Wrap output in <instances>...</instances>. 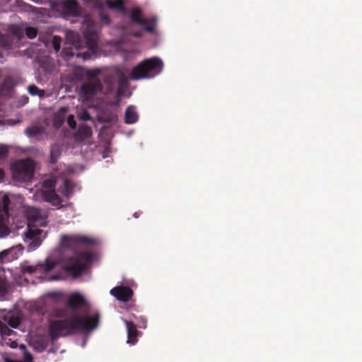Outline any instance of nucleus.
<instances>
[{"label": "nucleus", "mask_w": 362, "mask_h": 362, "mask_svg": "<svg viewBox=\"0 0 362 362\" xmlns=\"http://www.w3.org/2000/svg\"><path fill=\"white\" fill-rule=\"evenodd\" d=\"M106 5L111 9L122 12L125 11L124 3L122 0H106Z\"/></svg>", "instance_id": "obj_21"}, {"label": "nucleus", "mask_w": 362, "mask_h": 362, "mask_svg": "<svg viewBox=\"0 0 362 362\" xmlns=\"http://www.w3.org/2000/svg\"><path fill=\"white\" fill-rule=\"evenodd\" d=\"M83 37L85 40V47L88 49L89 53L96 54L98 49V32L95 23L90 20L86 21L83 28Z\"/></svg>", "instance_id": "obj_7"}, {"label": "nucleus", "mask_w": 362, "mask_h": 362, "mask_svg": "<svg viewBox=\"0 0 362 362\" xmlns=\"http://www.w3.org/2000/svg\"><path fill=\"white\" fill-rule=\"evenodd\" d=\"M8 293L6 281L0 278V300H4Z\"/></svg>", "instance_id": "obj_27"}, {"label": "nucleus", "mask_w": 362, "mask_h": 362, "mask_svg": "<svg viewBox=\"0 0 362 362\" xmlns=\"http://www.w3.org/2000/svg\"><path fill=\"white\" fill-rule=\"evenodd\" d=\"M130 18L133 23L139 25L144 20L141 17V10L139 8H134L131 11Z\"/></svg>", "instance_id": "obj_22"}, {"label": "nucleus", "mask_w": 362, "mask_h": 362, "mask_svg": "<svg viewBox=\"0 0 362 362\" xmlns=\"http://www.w3.org/2000/svg\"><path fill=\"white\" fill-rule=\"evenodd\" d=\"M54 267V264L49 260L46 261V264L44 266L43 270L45 273H48L52 271Z\"/></svg>", "instance_id": "obj_40"}, {"label": "nucleus", "mask_w": 362, "mask_h": 362, "mask_svg": "<svg viewBox=\"0 0 362 362\" xmlns=\"http://www.w3.org/2000/svg\"><path fill=\"white\" fill-rule=\"evenodd\" d=\"M100 71L98 69H93L87 70L86 74L90 79H97L95 77L100 74Z\"/></svg>", "instance_id": "obj_36"}, {"label": "nucleus", "mask_w": 362, "mask_h": 362, "mask_svg": "<svg viewBox=\"0 0 362 362\" xmlns=\"http://www.w3.org/2000/svg\"><path fill=\"white\" fill-rule=\"evenodd\" d=\"M10 346H11V348H16V347L17 346V343H16V341H12V342L11 343V345H10Z\"/></svg>", "instance_id": "obj_46"}, {"label": "nucleus", "mask_w": 362, "mask_h": 362, "mask_svg": "<svg viewBox=\"0 0 362 362\" xmlns=\"http://www.w3.org/2000/svg\"><path fill=\"white\" fill-rule=\"evenodd\" d=\"M40 216V211L36 209H33L28 211V218L32 219L33 222H37V218Z\"/></svg>", "instance_id": "obj_34"}, {"label": "nucleus", "mask_w": 362, "mask_h": 362, "mask_svg": "<svg viewBox=\"0 0 362 362\" xmlns=\"http://www.w3.org/2000/svg\"><path fill=\"white\" fill-rule=\"evenodd\" d=\"M30 345L37 352H43L48 346V341L44 337L33 339Z\"/></svg>", "instance_id": "obj_17"}, {"label": "nucleus", "mask_w": 362, "mask_h": 362, "mask_svg": "<svg viewBox=\"0 0 362 362\" xmlns=\"http://www.w3.org/2000/svg\"><path fill=\"white\" fill-rule=\"evenodd\" d=\"M99 323V314L93 316H81L74 314L71 318L63 320H49V336L54 341L59 337L72 335L79 332H90Z\"/></svg>", "instance_id": "obj_1"}, {"label": "nucleus", "mask_w": 362, "mask_h": 362, "mask_svg": "<svg viewBox=\"0 0 362 362\" xmlns=\"http://www.w3.org/2000/svg\"><path fill=\"white\" fill-rule=\"evenodd\" d=\"M13 179L22 182H30L34 175L35 163L30 158L18 160L11 165Z\"/></svg>", "instance_id": "obj_5"}, {"label": "nucleus", "mask_w": 362, "mask_h": 362, "mask_svg": "<svg viewBox=\"0 0 362 362\" xmlns=\"http://www.w3.org/2000/svg\"><path fill=\"white\" fill-rule=\"evenodd\" d=\"M116 81L118 83L117 95L121 96L128 87V78L124 71L119 67L115 68L112 74L105 76L103 79L105 83L104 94H110L115 91Z\"/></svg>", "instance_id": "obj_4"}, {"label": "nucleus", "mask_w": 362, "mask_h": 362, "mask_svg": "<svg viewBox=\"0 0 362 362\" xmlns=\"http://www.w3.org/2000/svg\"><path fill=\"white\" fill-rule=\"evenodd\" d=\"M67 40L70 42V47H66L63 49V54L66 57L76 56L77 57H82L84 60L89 59L91 57L90 53L88 52H81L82 48L81 43V37L78 33L69 31L66 34Z\"/></svg>", "instance_id": "obj_6"}, {"label": "nucleus", "mask_w": 362, "mask_h": 362, "mask_svg": "<svg viewBox=\"0 0 362 362\" xmlns=\"http://www.w3.org/2000/svg\"><path fill=\"white\" fill-rule=\"evenodd\" d=\"M66 122H67L69 127L71 129H75L76 128V122L74 116L73 115H69L68 116Z\"/></svg>", "instance_id": "obj_38"}, {"label": "nucleus", "mask_w": 362, "mask_h": 362, "mask_svg": "<svg viewBox=\"0 0 362 362\" xmlns=\"http://www.w3.org/2000/svg\"><path fill=\"white\" fill-rule=\"evenodd\" d=\"M25 132L28 136H35L39 134L40 131L37 127H30L25 129Z\"/></svg>", "instance_id": "obj_39"}, {"label": "nucleus", "mask_w": 362, "mask_h": 362, "mask_svg": "<svg viewBox=\"0 0 362 362\" xmlns=\"http://www.w3.org/2000/svg\"><path fill=\"white\" fill-rule=\"evenodd\" d=\"M42 230L40 228H28V230L25 233V237L26 239L31 240L30 247L36 248L41 244V240L40 235L42 234Z\"/></svg>", "instance_id": "obj_12"}, {"label": "nucleus", "mask_w": 362, "mask_h": 362, "mask_svg": "<svg viewBox=\"0 0 362 362\" xmlns=\"http://www.w3.org/2000/svg\"><path fill=\"white\" fill-rule=\"evenodd\" d=\"M8 150L6 147L1 146L0 147V156H4L7 154Z\"/></svg>", "instance_id": "obj_44"}, {"label": "nucleus", "mask_w": 362, "mask_h": 362, "mask_svg": "<svg viewBox=\"0 0 362 362\" xmlns=\"http://www.w3.org/2000/svg\"><path fill=\"white\" fill-rule=\"evenodd\" d=\"M5 176V173L3 169L0 168V180H2Z\"/></svg>", "instance_id": "obj_45"}, {"label": "nucleus", "mask_w": 362, "mask_h": 362, "mask_svg": "<svg viewBox=\"0 0 362 362\" xmlns=\"http://www.w3.org/2000/svg\"><path fill=\"white\" fill-rule=\"evenodd\" d=\"M140 25H143L147 32L153 33L157 25V18H144L143 23H141Z\"/></svg>", "instance_id": "obj_20"}, {"label": "nucleus", "mask_w": 362, "mask_h": 362, "mask_svg": "<svg viewBox=\"0 0 362 362\" xmlns=\"http://www.w3.org/2000/svg\"><path fill=\"white\" fill-rule=\"evenodd\" d=\"M64 8L70 13L75 14L78 10V4L76 0H65Z\"/></svg>", "instance_id": "obj_25"}, {"label": "nucleus", "mask_w": 362, "mask_h": 362, "mask_svg": "<svg viewBox=\"0 0 362 362\" xmlns=\"http://www.w3.org/2000/svg\"><path fill=\"white\" fill-rule=\"evenodd\" d=\"M110 294L115 297L118 300L128 302L133 296V291L128 286H118L112 288Z\"/></svg>", "instance_id": "obj_11"}, {"label": "nucleus", "mask_w": 362, "mask_h": 362, "mask_svg": "<svg viewBox=\"0 0 362 362\" xmlns=\"http://www.w3.org/2000/svg\"><path fill=\"white\" fill-rule=\"evenodd\" d=\"M13 86V78L11 77H6L4 78L0 86V91L9 93L12 90Z\"/></svg>", "instance_id": "obj_24"}, {"label": "nucleus", "mask_w": 362, "mask_h": 362, "mask_svg": "<svg viewBox=\"0 0 362 362\" xmlns=\"http://www.w3.org/2000/svg\"><path fill=\"white\" fill-rule=\"evenodd\" d=\"M68 112V107H62L54 113L53 117V125L55 128H59L64 124L66 115Z\"/></svg>", "instance_id": "obj_15"}, {"label": "nucleus", "mask_w": 362, "mask_h": 362, "mask_svg": "<svg viewBox=\"0 0 362 362\" xmlns=\"http://www.w3.org/2000/svg\"><path fill=\"white\" fill-rule=\"evenodd\" d=\"M105 85L103 86L99 79H89L83 83L80 88L81 94L86 99H90L98 92L104 93Z\"/></svg>", "instance_id": "obj_9"}, {"label": "nucleus", "mask_w": 362, "mask_h": 362, "mask_svg": "<svg viewBox=\"0 0 362 362\" xmlns=\"http://www.w3.org/2000/svg\"><path fill=\"white\" fill-rule=\"evenodd\" d=\"M14 331H13L9 326L4 322H0V334L3 337L4 336H11Z\"/></svg>", "instance_id": "obj_26"}, {"label": "nucleus", "mask_w": 362, "mask_h": 362, "mask_svg": "<svg viewBox=\"0 0 362 362\" xmlns=\"http://www.w3.org/2000/svg\"><path fill=\"white\" fill-rule=\"evenodd\" d=\"M163 62L158 58L147 59L134 66L130 74V79L150 78L159 74L163 69Z\"/></svg>", "instance_id": "obj_3"}, {"label": "nucleus", "mask_w": 362, "mask_h": 362, "mask_svg": "<svg viewBox=\"0 0 362 362\" xmlns=\"http://www.w3.org/2000/svg\"><path fill=\"white\" fill-rule=\"evenodd\" d=\"M12 250H4L1 252H0V262L1 263H4L6 262H9L11 259L8 257L9 254L11 252Z\"/></svg>", "instance_id": "obj_31"}, {"label": "nucleus", "mask_w": 362, "mask_h": 362, "mask_svg": "<svg viewBox=\"0 0 362 362\" xmlns=\"http://www.w3.org/2000/svg\"><path fill=\"white\" fill-rule=\"evenodd\" d=\"M62 147L59 144H54L51 146L50 149V158L49 162L54 164L57 162L62 154Z\"/></svg>", "instance_id": "obj_19"}, {"label": "nucleus", "mask_w": 362, "mask_h": 362, "mask_svg": "<svg viewBox=\"0 0 362 362\" xmlns=\"http://www.w3.org/2000/svg\"><path fill=\"white\" fill-rule=\"evenodd\" d=\"M41 194L43 199L50 203L52 206L58 209L63 206L61 197L55 192L54 183L53 181L49 180L43 182Z\"/></svg>", "instance_id": "obj_8"}, {"label": "nucleus", "mask_w": 362, "mask_h": 362, "mask_svg": "<svg viewBox=\"0 0 362 362\" xmlns=\"http://www.w3.org/2000/svg\"><path fill=\"white\" fill-rule=\"evenodd\" d=\"M78 117H79V119L83 120V121H88L91 119L90 114L88 113V112H87L86 110L81 112L80 115H78Z\"/></svg>", "instance_id": "obj_41"}, {"label": "nucleus", "mask_w": 362, "mask_h": 362, "mask_svg": "<svg viewBox=\"0 0 362 362\" xmlns=\"http://www.w3.org/2000/svg\"><path fill=\"white\" fill-rule=\"evenodd\" d=\"M92 135V130L90 127L86 124H82L78 127L76 132V136L79 139H86Z\"/></svg>", "instance_id": "obj_18"}, {"label": "nucleus", "mask_w": 362, "mask_h": 362, "mask_svg": "<svg viewBox=\"0 0 362 362\" xmlns=\"http://www.w3.org/2000/svg\"><path fill=\"white\" fill-rule=\"evenodd\" d=\"M61 42H62V38L60 37H59L57 35H54L52 37V47L57 52H58L60 49Z\"/></svg>", "instance_id": "obj_29"}, {"label": "nucleus", "mask_w": 362, "mask_h": 362, "mask_svg": "<svg viewBox=\"0 0 362 362\" xmlns=\"http://www.w3.org/2000/svg\"><path fill=\"white\" fill-rule=\"evenodd\" d=\"M66 312L63 309L54 308L51 310L49 316L56 318H62L65 317Z\"/></svg>", "instance_id": "obj_28"}, {"label": "nucleus", "mask_w": 362, "mask_h": 362, "mask_svg": "<svg viewBox=\"0 0 362 362\" xmlns=\"http://www.w3.org/2000/svg\"><path fill=\"white\" fill-rule=\"evenodd\" d=\"M10 199L8 195L4 194L0 201V238L8 235L10 230L6 226V221L9 216L8 206Z\"/></svg>", "instance_id": "obj_10"}, {"label": "nucleus", "mask_w": 362, "mask_h": 362, "mask_svg": "<svg viewBox=\"0 0 362 362\" xmlns=\"http://www.w3.org/2000/svg\"><path fill=\"white\" fill-rule=\"evenodd\" d=\"M101 21L107 24L110 23V18L105 15H101Z\"/></svg>", "instance_id": "obj_43"}, {"label": "nucleus", "mask_w": 362, "mask_h": 362, "mask_svg": "<svg viewBox=\"0 0 362 362\" xmlns=\"http://www.w3.org/2000/svg\"><path fill=\"white\" fill-rule=\"evenodd\" d=\"M28 90L29 93L32 95H39L42 96L43 95V91L38 88L35 85H30L28 86Z\"/></svg>", "instance_id": "obj_30"}, {"label": "nucleus", "mask_w": 362, "mask_h": 362, "mask_svg": "<svg viewBox=\"0 0 362 362\" xmlns=\"http://www.w3.org/2000/svg\"><path fill=\"white\" fill-rule=\"evenodd\" d=\"M20 325V320L18 317H10L8 321V326L12 328H17Z\"/></svg>", "instance_id": "obj_37"}, {"label": "nucleus", "mask_w": 362, "mask_h": 362, "mask_svg": "<svg viewBox=\"0 0 362 362\" xmlns=\"http://www.w3.org/2000/svg\"><path fill=\"white\" fill-rule=\"evenodd\" d=\"M86 301L79 293L72 294L68 299L67 305L73 310H76L80 306L86 305Z\"/></svg>", "instance_id": "obj_13"}, {"label": "nucleus", "mask_w": 362, "mask_h": 362, "mask_svg": "<svg viewBox=\"0 0 362 362\" xmlns=\"http://www.w3.org/2000/svg\"><path fill=\"white\" fill-rule=\"evenodd\" d=\"M94 241L83 235H63L61 238V244L64 247L74 250L72 256L64 260L65 270L77 277L86 271L88 264L92 261V255L88 252H77L82 245H92Z\"/></svg>", "instance_id": "obj_2"}, {"label": "nucleus", "mask_w": 362, "mask_h": 362, "mask_svg": "<svg viewBox=\"0 0 362 362\" xmlns=\"http://www.w3.org/2000/svg\"><path fill=\"white\" fill-rule=\"evenodd\" d=\"M138 118L139 115L136 107L133 105L128 106L125 110L124 122L128 124H134L137 122Z\"/></svg>", "instance_id": "obj_16"}, {"label": "nucleus", "mask_w": 362, "mask_h": 362, "mask_svg": "<svg viewBox=\"0 0 362 362\" xmlns=\"http://www.w3.org/2000/svg\"><path fill=\"white\" fill-rule=\"evenodd\" d=\"M31 310L35 311L39 315L42 316L45 313V308L42 304H34L31 307Z\"/></svg>", "instance_id": "obj_32"}, {"label": "nucleus", "mask_w": 362, "mask_h": 362, "mask_svg": "<svg viewBox=\"0 0 362 362\" xmlns=\"http://www.w3.org/2000/svg\"><path fill=\"white\" fill-rule=\"evenodd\" d=\"M127 330V343L134 344L137 341L138 330L135 324L131 321H124Z\"/></svg>", "instance_id": "obj_14"}, {"label": "nucleus", "mask_w": 362, "mask_h": 362, "mask_svg": "<svg viewBox=\"0 0 362 362\" xmlns=\"http://www.w3.org/2000/svg\"><path fill=\"white\" fill-rule=\"evenodd\" d=\"M25 102H27L28 100V97H25Z\"/></svg>", "instance_id": "obj_48"}, {"label": "nucleus", "mask_w": 362, "mask_h": 362, "mask_svg": "<svg viewBox=\"0 0 362 362\" xmlns=\"http://www.w3.org/2000/svg\"><path fill=\"white\" fill-rule=\"evenodd\" d=\"M25 34L30 39H33L37 36V30L33 27H28L25 28Z\"/></svg>", "instance_id": "obj_35"}, {"label": "nucleus", "mask_w": 362, "mask_h": 362, "mask_svg": "<svg viewBox=\"0 0 362 362\" xmlns=\"http://www.w3.org/2000/svg\"><path fill=\"white\" fill-rule=\"evenodd\" d=\"M134 36L136 37H141V33L140 32H138V33H136L134 34Z\"/></svg>", "instance_id": "obj_47"}, {"label": "nucleus", "mask_w": 362, "mask_h": 362, "mask_svg": "<svg viewBox=\"0 0 362 362\" xmlns=\"http://www.w3.org/2000/svg\"><path fill=\"white\" fill-rule=\"evenodd\" d=\"M37 267L34 266H27L23 268V272L28 274H33L36 272Z\"/></svg>", "instance_id": "obj_42"}, {"label": "nucleus", "mask_w": 362, "mask_h": 362, "mask_svg": "<svg viewBox=\"0 0 362 362\" xmlns=\"http://www.w3.org/2000/svg\"><path fill=\"white\" fill-rule=\"evenodd\" d=\"M74 192V185L73 183L68 179H66L64 182L63 189L62 190V193L69 199Z\"/></svg>", "instance_id": "obj_23"}, {"label": "nucleus", "mask_w": 362, "mask_h": 362, "mask_svg": "<svg viewBox=\"0 0 362 362\" xmlns=\"http://www.w3.org/2000/svg\"><path fill=\"white\" fill-rule=\"evenodd\" d=\"M21 349L24 350L23 362H33V356L30 352L26 351L25 346L23 344L21 345Z\"/></svg>", "instance_id": "obj_33"}]
</instances>
